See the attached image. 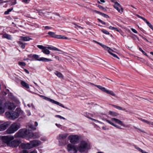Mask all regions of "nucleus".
I'll use <instances>...</instances> for the list:
<instances>
[{
	"label": "nucleus",
	"instance_id": "nucleus-20",
	"mask_svg": "<svg viewBox=\"0 0 153 153\" xmlns=\"http://www.w3.org/2000/svg\"><path fill=\"white\" fill-rule=\"evenodd\" d=\"M2 38H6L8 40H11V36L7 33H4L3 35Z\"/></svg>",
	"mask_w": 153,
	"mask_h": 153
},
{
	"label": "nucleus",
	"instance_id": "nucleus-52",
	"mask_svg": "<svg viewBox=\"0 0 153 153\" xmlns=\"http://www.w3.org/2000/svg\"><path fill=\"white\" fill-rule=\"evenodd\" d=\"M22 1L23 2L26 4L29 3L28 0H22Z\"/></svg>",
	"mask_w": 153,
	"mask_h": 153
},
{
	"label": "nucleus",
	"instance_id": "nucleus-44",
	"mask_svg": "<svg viewBox=\"0 0 153 153\" xmlns=\"http://www.w3.org/2000/svg\"><path fill=\"white\" fill-rule=\"evenodd\" d=\"M100 15H102V16H103L104 17H105L106 18H109V16L108 15H107L104 13H102V14H101Z\"/></svg>",
	"mask_w": 153,
	"mask_h": 153
},
{
	"label": "nucleus",
	"instance_id": "nucleus-63",
	"mask_svg": "<svg viewBox=\"0 0 153 153\" xmlns=\"http://www.w3.org/2000/svg\"><path fill=\"white\" fill-rule=\"evenodd\" d=\"M100 2L102 3L105 2V1L104 0H100Z\"/></svg>",
	"mask_w": 153,
	"mask_h": 153
},
{
	"label": "nucleus",
	"instance_id": "nucleus-4",
	"mask_svg": "<svg viewBox=\"0 0 153 153\" xmlns=\"http://www.w3.org/2000/svg\"><path fill=\"white\" fill-rule=\"evenodd\" d=\"M20 127V124L17 123H14L6 131L8 134H11L14 133Z\"/></svg>",
	"mask_w": 153,
	"mask_h": 153
},
{
	"label": "nucleus",
	"instance_id": "nucleus-3",
	"mask_svg": "<svg viewBox=\"0 0 153 153\" xmlns=\"http://www.w3.org/2000/svg\"><path fill=\"white\" fill-rule=\"evenodd\" d=\"M21 109L20 108H17L13 112H7L5 113L6 116L12 120H14L18 118L21 113Z\"/></svg>",
	"mask_w": 153,
	"mask_h": 153
},
{
	"label": "nucleus",
	"instance_id": "nucleus-45",
	"mask_svg": "<svg viewBox=\"0 0 153 153\" xmlns=\"http://www.w3.org/2000/svg\"><path fill=\"white\" fill-rule=\"evenodd\" d=\"M29 127L31 129L33 130H35L36 129V128L34 127L32 125L30 126Z\"/></svg>",
	"mask_w": 153,
	"mask_h": 153
},
{
	"label": "nucleus",
	"instance_id": "nucleus-19",
	"mask_svg": "<svg viewBox=\"0 0 153 153\" xmlns=\"http://www.w3.org/2000/svg\"><path fill=\"white\" fill-rule=\"evenodd\" d=\"M7 106L8 109L10 110H14L16 108L14 104L11 102H8L7 103Z\"/></svg>",
	"mask_w": 153,
	"mask_h": 153
},
{
	"label": "nucleus",
	"instance_id": "nucleus-22",
	"mask_svg": "<svg viewBox=\"0 0 153 153\" xmlns=\"http://www.w3.org/2000/svg\"><path fill=\"white\" fill-rule=\"evenodd\" d=\"M108 113L110 115L113 117L117 116L119 115V114L118 113L111 111H109Z\"/></svg>",
	"mask_w": 153,
	"mask_h": 153
},
{
	"label": "nucleus",
	"instance_id": "nucleus-31",
	"mask_svg": "<svg viewBox=\"0 0 153 153\" xmlns=\"http://www.w3.org/2000/svg\"><path fill=\"white\" fill-rule=\"evenodd\" d=\"M101 46L105 50H107L108 52H109V50H110L111 49L110 48H109L108 47L106 46V45H103L102 44Z\"/></svg>",
	"mask_w": 153,
	"mask_h": 153
},
{
	"label": "nucleus",
	"instance_id": "nucleus-37",
	"mask_svg": "<svg viewBox=\"0 0 153 153\" xmlns=\"http://www.w3.org/2000/svg\"><path fill=\"white\" fill-rule=\"evenodd\" d=\"M44 99L46 100L50 101L51 102H52V100H53L52 99L46 97H44Z\"/></svg>",
	"mask_w": 153,
	"mask_h": 153
},
{
	"label": "nucleus",
	"instance_id": "nucleus-40",
	"mask_svg": "<svg viewBox=\"0 0 153 153\" xmlns=\"http://www.w3.org/2000/svg\"><path fill=\"white\" fill-rule=\"evenodd\" d=\"M55 117L59 118L61 119H63L64 120H65V118L64 117L59 115H56L55 116Z\"/></svg>",
	"mask_w": 153,
	"mask_h": 153
},
{
	"label": "nucleus",
	"instance_id": "nucleus-5",
	"mask_svg": "<svg viewBox=\"0 0 153 153\" xmlns=\"http://www.w3.org/2000/svg\"><path fill=\"white\" fill-rule=\"evenodd\" d=\"M29 131L26 129H21L15 134L14 136L16 137H29Z\"/></svg>",
	"mask_w": 153,
	"mask_h": 153
},
{
	"label": "nucleus",
	"instance_id": "nucleus-55",
	"mask_svg": "<svg viewBox=\"0 0 153 153\" xmlns=\"http://www.w3.org/2000/svg\"><path fill=\"white\" fill-rule=\"evenodd\" d=\"M33 55H32V54L29 55H28V57L29 58H30L33 59V57L32 56Z\"/></svg>",
	"mask_w": 153,
	"mask_h": 153
},
{
	"label": "nucleus",
	"instance_id": "nucleus-2",
	"mask_svg": "<svg viewBox=\"0 0 153 153\" xmlns=\"http://www.w3.org/2000/svg\"><path fill=\"white\" fill-rule=\"evenodd\" d=\"M41 144V142L38 140H35L29 143L22 144V147L24 149H30L32 148L37 146Z\"/></svg>",
	"mask_w": 153,
	"mask_h": 153
},
{
	"label": "nucleus",
	"instance_id": "nucleus-42",
	"mask_svg": "<svg viewBox=\"0 0 153 153\" xmlns=\"http://www.w3.org/2000/svg\"><path fill=\"white\" fill-rule=\"evenodd\" d=\"M19 153H28V152L26 150L24 149L21 151Z\"/></svg>",
	"mask_w": 153,
	"mask_h": 153
},
{
	"label": "nucleus",
	"instance_id": "nucleus-46",
	"mask_svg": "<svg viewBox=\"0 0 153 153\" xmlns=\"http://www.w3.org/2000/svg\"><path fill=\"white\" fill-rule=\"evenodd\" d=\"M131 30L132 31H133L134 33H137V32L135 29L134 28H132L131 29Z\"/></svg>",
	"mask_w": 153,
	"mask_h": 153
},
{
	"label": "nucleus",
	"instance_id": "nucleus-32",
	"mask_svg": "<svg viewBox=\"0 0 153 153\" xmlns=\"http://www.w3.org/2000/svg\"><path fill=\"white\" fill-rule=\"evenodd\" d=\"M148 25L149 27L151 29H152L153 30V28L152 25L146 19H145L144 21Z\"/></svg>",
	"mask_w": 153,
	"mask_h": 153
},
{
	"label": "nucleus",
	"instance_id": "nucleus-48",
	"mask_svg": "<svg viewBox=\"0 0 153 153\" xmlns=\"http://www.w3.org/2000/svg\"><path fill=\"white\" fill-rule=\"evenodd\" d=\"M98 7L100 9H102V10H104L105 9L102 6L100 5H98Z\"/></svg>",
	"mask_w": 153,
	"mask_h": 153
},
{
	"label": "nucleus",
	"instance_id": "nucleus-10",
	"mask_svg": "<svg viewBox=\"0 0 153 153\" xmlns=\"http://www.w3.org/2000/svg\"><path fill=\"white\" fill-rule=\"evenodd\" d=\"M48 34L49 35L52 37L56 38L59 39H68L64 36L60 35H56L55 33L53 32L49 31L48 33Z\"/></svg>",
	"mask_w": 153,
	"mask_h": 153
},
{
	"label": "nucleus",
	"instance_id": "nucleus-30",
	"mask_svg": "<svg viewBox=\"0 0 153 153\" xmlns=\"http://www.w3.org/2000/svg\"><path fill=\"white\" fill-rule=\"evenodd\" d=\"M18 43L20 47L22 49H24L25 48V44H23L22 42L21 41H18L17 42Z\"/></svg>",
	"mask_w": 153,
	"mask_h": 153
},
{
	"label": "nucleus",
	"instance_id": "nucleus-27",
	"mask_svg": "<svg viewBox=\"0 0 153 153\" xmlns=\"http://www.w3.org/2000/svg\"><path fill=\"white\" fill-rule=\"evenodd\" d=\"M52 102V103H54V104H55L57 105H58L59 106H61L62 107H63V108L64 107L63 105L60 103L59 102L53 100H52V102Z\"/></svg>",
	"mask_w": 153,
	"mask_h": 153
},
{
	"label": "nucleus",
	"instance_id": "nucleus-15",
	"mask_svg": "<svg viewBox=\"0 0 153 153\" xmlns=\"http://www.w3.org/2000/svg\"><path fill=\"white\" fill-rule=\"evenodd\" d=\"M114 7L119 12L121 13L123 12V9L121 5L118 2H115Z\"/></svg>",
	"mask_w": 153,
	"mask_h": 153
},
{
	"label": "nucleus",
	"instance_id": "nucleus-7",
	"mask_svg": "<svg viewBox=\"0 0 153 153\" xmlns=\"http://www.w3.org/2000/svg\"><path fill=\"white\" fill-rule=\"evenodd\" d=\"M68 135V134L67 133L61 134L59 135L56 138L59 143L66 144V139Z\"/></svg>",
	"mask_w": 153,
	"mask_h": 153
},
{
	"label": "nucleus",
	"instance_id": "nucleus-1",
	"mask_svg": "<svg viewBox=\"0 0 153 153\" xmlns=\"http://www.w3.org/2000/svg\"><path fill=\"white\" fill-rule=\"evenodd\" d=\"M3 142L6 143L8 146L14 148L18 146L21 143L20 140L18 139L13 140V136H4L2 138Z\"/></svg>",
	"mask_w": 153,
	"mask_h": 153
},
{
	"label": "nucleus",
	"instance_id": "nucleus-61",
	"mask_svg": "<svg viewBox=\"0 0 153 153\" xmlns=\"http://www.w3.org/2000/svg\"><path fill=\"white\" fill-rule=\"evenodd\" d=\"M138 119L140 120L141 121H142V122L143 121V119L142 118H138Z\"/></svg>",
	"mask_w": 153,
	"mask_h": 153
},
{
	"label": "nucleus",
	"instance_id": "nucleus-13",
	"mask_svg": "<svg viewBox=\"0 0 153 153\" xmlns=\"http://www.w3.org/2000/svg\"><path fill=\"white\" fill-rule=\"evenodd\" d=\"M36 10L38 11L37 13H39V15L42 16H45V17H48V18H49V17L48 16L49 15L50 13H51V12H48L45 11H42L41 10L36 9ZM50 18L51 19L52 17H51Z\"/></svg>",
	"mask_w": 153,
	"mask_h": 153
},
{
	"label": "nucleus",
	"instance_id": "nucleus-49",
	"mask_svg": "<svg viewBox=\"0 0 153 153\" xmlns=\"http://www.w3.org/2000/svg\"><path fill=\"white\" fill-rule=\"evenodd\" d=\"M75 27L76 28H81L82 29H83L84 28L80 26H79L78 25H76L75 26Z\"/></svg>",
	"mask_w": 153,
	"mask_h": 153
},
{
	"label": "nucleus",
	"instance_id": "nucleus-60",
	"mask_svg": "<svg viewBox=\"0 0 153 153\" xmlns=\"http://www.w3.org/2000/svg\"><path fill=\"white\" fill-rule=\"evenodd\" d=\"M38 125V124L37 122H35V126H37Z\"/></svg>",
	"mask_w": 153,
	"mask_h": 153
},
{
	"label": "nucleus",
	"instance_id": "nucleus-14",
	"mask_svg": "<svg viewBox=\"0 0 153 153\" xmlns=\"http://www.w3.org/2000/svg\"><path fill=\"white\" fill-rule=\"evenodd\" d=\"M10 125L8 122H6L3 123H0V131H3L5 130Z\"/></svg>",
	"mask_w": 153,
	"mask_h": 153
},
{
	"label": "nucleus",
	"instance_id": "nucleus-62",
	"mask_svg": "<svg viewBox=\"0 0 153 153\" xmlns=\"http://www.w3.org/2000/svg\"><path fill=\"white\" fill-rule=\"evenodd\" d=\"M114 29V30H116V31H118V32H119V30H118V29L117 28H115V29Z\"/></svg>",
	"mask_w": 153,
	"mask_h": 153
},
{
	"label": "nucleus",
	"instance_id": "nucleus-47",
	"mask_svg": "<svg viewBox=\"0 0 153 153\" xmlns=\"http://www.w3.org/2000/svg\"><path fill=\"white\" fill-rule=\"evenodd\" d=\"M24 16L26 17H27L33 19V18L30 16V14H27L24 15Z\"/></svg>",
	"mask_w": 153,
	"mask_h": 153
},
{
	"label": "nucleus",
	"instance_id": "nucleus-28",
	"mask_svg": "<svg viewBox=\"0 0 153 153\" xmlns=\"http://www.w3.org/2000/svg\"><path fill=\"white\" fill-rule=\"evenodd\" d=\"M114 52L113 50H112V49L110 50H109V53L114 57H116L118 59H119V58L118 57V56L116 54L113 53L112 52Z\"/></svg>",
	"mask_w": 153,
	"mask_h": 153
},
{
	"label": "nucleus",
	"instance_id": "nucleus-56",
	"mask_svg": "<svg viewBox=\"0 0 153 153\" xmlns=\"http://www.w3.org/2000/svg\"><path fill=\"white\" fill-rule=\"evenodd\" d=\"M56 125L59 128H60L61 126V125L59 124H58L57 123H56Z\"/></svg>",
	"mask_w": 153,
	"mask_h": 153
},
{
	"label": "nucleus",
	"instance_id": "nucleus-35",
	"mask_svg": "<svg viewBox=\"0 0 153 153\" xmlns=\"http://www.w3.org/2000/svg\"><path fill=\"white\" fill-rule=\"evenodd\" d=\"M102 30V31L103 33H104L106 34H108V35L109 34V32L108 31H107L106 30Z\"/></svg>",
	"mask_w": 153,
	"mask_h": 153
},
{
	"label": "nucleus",
	"instance_id": "nucleus-43",
	"mask_svg": "<svg viewBox=\"0 0 153 153\" xmlns=\"http://www.w3.org/2000/svg\"><path fill=\"white\" fill-rule=\"evenodd\" d=\"M98 21L100 22L102 24H103V25H105V22H103V21H102V20H101V19H98Z\"/></svg>",
	"mask_w": 153,
	"mask_h": 153
},
{
	"label": "nucleus",
	"instance_id": "nucleus-50",
	"mask_svg": "<svg viewBox=\"0 0 153 153\" xmlns=\"http://www.w3.org/2000/svg\"><path fill=\"white\" fill-rule=\"evenodd\" d=\"M93 12L96 13H98V14H102V13L100 12H99V11H97V10H94L93 11Z\"/></svg>",
	"mask_w": 153,
	"mask_h": 153
},
{
	"label": "nucleus",
	"instance_id": "nucleus-24",
	"mask_svg": "<svg viewBox=\"0 0 153 153\" xmlns=\"http://www.w3.org/2000/svg\"><path fill=\"white\" fill-rule=\"evenodd\" d=\"M20 38H21V40L22 41H29L30 39L29 37L27 36L26 37H23V36H20Z\"/></svg>",
	"mask_w": 153,
	"mask_h": 153
},
{
	"label": "nucleus",
	"instance_id": "nucleus-41",
	"mask_svg": "<svg viewBox=\"0 0 153 153\" xmlns=\"http://www.w3.org/2000/svg\"><path fill=\"white\" fill-rule=\"evenodd\" d=\"M137 16L138 18H140L142 19L144 21L145 20V19H146L145 18L140 16L138 15V14H136L135 15Z\"/></svg>",
	"mask_w": 153,
	"mask_h": 153
},
{
	"label": "nucleus",
	"instance_id": "nucleus-16",
	"mask_svg": "<svg viewBox=\"0 0 153 153\" xmlns=\"http://www.w3.org/2000/svg\"><path fill=\"white\" fill-rule=\"evenodd\" d=\"M40 137L38 133H32L31 131H29V137L33 138H38Z\"/></svg>",
	"mask_w": 153,
	"mask_h": 153
},
{
	"label": "nucleus",
	"instance_id": "nucleus-39",
	"mask_svg": "<svg viewBox=\"0 0 153 153\" xmlns=\"http://www.w3.org/2000/svg\"><path fill=\"white\" fill-rule=\"evenodd\" d=\"M143 122L145 123H146L149 125H150L151 122H149L146 120L143 119Z\"/></svg>",
	"mask_w": 153,
	"mask_h": 153
},
{
	"label": "nucleus",
	"instance_id": "nucleus-51",
	"mask_svg": "<svg viewBox=\"0 0 153 153\" xmlns=\"http://www.w3.org/2000/svg\"><path fill=\"white\" fill-rule=\"evenodd\" d=\"M51 27L48 26H46L45 27V29L47 30V29H51Z\"/></svg>",
	"mask_w": 153,
	"mask_h": 153
},
{
	"label": "nucleus",
	"instance_id": "nucleus-12",
	"mask_svg": "<svg viewBox=\"0 0 153 153\" xmlns=\"http://www.w3.org/2000/svg\"><path fill=\"white\" fill-rule=\"evenodd\" d=\"M67 149L68 151L71 153H76L77 151L75 146L70 144L68 145Z\"/></svg>",
	"mask_w": 153,
	"mask_h": 153
},
{
	"label": "nucleus",
	"instance_id": "nucleus-34",
	"mask_svg": "<svg viewBox=\"0 0 153 153\" xmlns=\"http://www.w3.org/2000/svg\"><path fill=\"white\" fill-rule=\"evenodd\" d=\"M37 47L41 49L42 51L43 49H44V48L45 47H44V46H43L42 45H37Z\"/></svg>",
	"mask_w": 153,
	"mask_h": 153
},
{
	"label": "nucleus",
	"instance_id": "nucleus-33",
	"mask_svg": "<svg viewBox=\"0 0 153 153\" xmlns=\"http://www.w3.org/2000/svg\"><path fill=\"white\" fill-rule=\"evenodd\" d=\"M13 10V8H10L9 9H8L6 11H5L4 13V14L5 15H7L9 14V13L12 10Z\"/></svg>",
	"mask_w": 153,
	"mask_h": 153
},
{
	"label": "nucleus",
	"instance_id": "nucleus-29",
	"mask_svg": "<svg viewBox=\"0 0 153 153\" xmlns=\"http://www.w3.org/2000/svg\"><path fill=\"white\" fill-rule=\"evenodd\" d=\"M40 60V61H42L43 62H47L48 61H52V60L44 57H41Z\"/></svg>",
	"mask_w": 153,
	"mask_h": 153
},
{
	"label": "nucleus",
	"instance_id": "nucleus-64",
	"mask_svg": "<svg viewBox=\"0 0 153 153\" xmlns=\"http://www.w3.org/2000/svg\"><path fill=\"white\" fill-rule=\"evenodd\" d=\"M30 153H36V152L35 151H31Z\"/></svg>",
	"mask_w": 153,
	"mask_h": 153
},
{
	"label": "nucleus",
	"instance_id": "nucleus-9",
	"mask_svg": "<svg viewBox=\"0 0 153 153\" xmlns=\"http://www.w3.org/2000/svg\"><path fill=\"white\" fill-rule=\"evenodd\" d=\"M95 86L97 87L102 91L104 92L107 94H109L113 96H115V94L112 91L108 90L105 88L102 87L100 85H95Z\"/></svg>",
	"mask_w": 153,
	"mask_h": 153
},
{
	"label": "nucleus",
	"instance_id": "nucleus-59",
	"mask_svg": "<svg viewBox=\"0 0 153 153\" xmlns=\"http://www.w3.org/2000/svg\"><path fill=\"white\" fill-rule=\"evenodd\" d=\"M142 53H143V54H144V55H145L146 56H147V54L144 51H142Z\"/></svg>",
	"mask_w": 153,
	"mask_h": 153
},
{
	"label": "nucleus",
	"instance_id": "nucleus-54",
	"mask_svg": "<svg viewBox=\"0 0 153 153\" xmlns=\"http://www.w3.org/2000/svg\"><path fill=\"white\" fill-rule=\"evenodd\" d=\"M93 42L97 44H98L99 45H102V44L101 43H99V42L96 41H95V40H93Z\"/></svg>",
	"mask_w": 153,
	"mask_h": 153
},
{
	"label": "nucleus",
	"instance_id": "nucleus-18",
	"mask_svg": "<svg viewBox=\"0 0 153 153\" xmlns=\"http://www.w3.org/2000/svg\"><path fill=\"white\" fill-rule=\"evenodd\" d=\"M111 121H114L116 123L118 124H119L121 125L124 127H125V125L123 123V122L121 120L118 119H117L112 118L111 119Z\"/></svg>",
	"mask_w": 153,
	"mask_h": 153
},
{
	"label": "nucleus",
	"instance_id": "nucleus-21",
	"mask_svg": "<svg viewBox=\"0 0 153 153\" xmlns=\"http://www.w3.org/2000/svg\"><path fill=\"white\" fill-rule=\"evenodd\" d=\"M106 121L107 122L109 123L112 126H114L117 128L119 129H121L122 128L120 127L119 126H118L117 125H115L114 123H113L111 121L109 120H106Z\"/></svg>",
	"mask_w": 153,
	"mask_h": 153
},
{
	"label": "nucleus",
	"instance_id": "nucleus-36",
	"mask_svg": "<svg viewBox=\"0 0 153 153\" xmlns=\"http://www.w3.org/2000/svg\"><path fill=\"white\" fill-rule=\"evenodd\" d=\"M4 112V109L0 105V113H3Z\"/></svg>",
	"mask_w": 153,
	"mask_h": 153
},
{
	"label": "nucleus",
	"instance_id": "nucleus-25",
	"mask_svg": "<svg viewBox=\"0 0 153 153\" xmlns=\"http://www.w3.org/2000/svg\"><path fill=\"white\" fill-rule=\"evenodd\" d=\"M21 84L22 86L25 87L27 88H29V87L28 84L23 81H22Z\"/></svg>",
	"mask_w": 153,
	"mask_h": 153
},
{
	"label": "nucleus",
	"instance_id": "nucleus-23",
	"mask_svg": "<svg viewBox=\"0 0 153 153\" xmlns=\"http://www.w3.org/2000/svg\"><path fill=\"white\" fill-rule=\"evenodd\" d=\"M55 74L58 77L61 78H63V76L62 74L60 72L58 71H56L55 73Z\"/></svg>",
	"mask_w": 153,
	"mask_h": 153
},
{
	"label": "nucleus",
	"instance_id": "nucleus-6",
	"mask_svg": "<svg viewBox=\"0 0 153 153\" xmlns=\"http://www.w3.org/2000/svg\"><path fill=\"white\" fill-rule=\"evenodd\" d=\"M88 145L87 142L82 141L81 142L79 146L77 147L78 150L81 152H85L88 149Z\"/></svg>",
	"mask_w": 153,
	"mask_h": 153
},
{
	"label": "nucleus",
	"instance_id": "nucleus-38",
	"mask_svg": "<svg viewBox=\"0 0 153 153\" xmlns=\"http://www.w3.org/2000/svg\"><path fill=\"white\" fill-rule=\"evenodd\" d=\"M18 64L21 66H25L26 65V64L24 62H19Z\"/></svg>",
	"mask_w": 153,
	"mask_h": 153
},
{
	"label": "nucleus",
	"instance_id": "nucleus-8",
	"mask_svg": "<svg viewBox=\"0 0 153 153\" xmlns=\"http://www.w3.org/2000/svg\"><path fill=\"white\" fill-rule=\"evenodd\" d=\"M52 50L55 51H59L61 52H62L61 50H60L57 48H56L54 47V46H51V47H45L44 49L42 51V52H43L44 54L46 55L49 54L50 53V51L48 50Z\"/></svg>",
	"mask_w": 153,
	"mask_h": 153
},
{
	"label": "nucleus",
	"instance_id": "nucleus-11",
	"mask_svg": "<svg viewBox=\"0 0 153 153\" xmlns=\"http://www.w3.org/2000/svg\"><path fill=\"white\" fill-rule=\"evenodd\" d=\"M68 138L70 142L73 144L76 143L79 140L78 136L76 135H70L69 136Z\"/></svg>",
	"mask_w": 153,
	"mask_h": 153
},
{
	"label": "nucleus",
	"instance_id": "nucleus-53",
	"mask_svg": "<svg viewBox=\"0 0 153 153\" xmlns=\"http://www.w3.org/2000/svg\"><path fill=\"white\" fill-rule=\"evenodd\" d=\"M115 27H112L111 26H110L109 27V28L111 30H114L115 29Z\"/></svg>",
	"mask_w": 153,
	"mask_h": 153
},
{
	"label": "nucleus",
	"instance_id": "nucleus-17",
	"mask_svg": "<svg viewBox=\"0 0 153 153\" xmlns=\"http://www.w3.org/2000/svg\"><path fill=\"white\" fill-rule=\"evenodd\" d=\"M112 105V106H113V107H114L115 108H116L117 109H118L119 110H122V111H125V112H129L130 113H132L131 111H129L128 110H127L125 108H122L121 107H120V106H117V105Z\"/></svg>",
	"mask_w": 153,
	"mask_h": 153
},
{
	"label": "nucleus",
	"instance_id": "nucleus-58",
	"mask_svg": "<svg viewBox=\"0 0 153 153\" xmlns=\"http://www.w3.org/2000/svg\"><path fill=\"white\" fill-rule=\"evenodd\" d=\"M27 115L28 116L30 115V111H27Z\"/></svg>",
	"mask_w": 153,
	"mask_h": 153
},
{
	"label": "nucleus",
	"instance_id": "nucleus-26",
	"mask_svg": "<svg viewBox=\"0 0 153 153\" xmlns=\"http://www.w3.org/2000/svg\"><path fill=\"white\" fill-rule=\"evenodd\" d=\"M33 58L35 60H38L40 61V59L41 57H39V56L37 54H33Z\"/></svg>",
	"mask_w": 153,
	"mask_h": 153
},
{
	"label": "nucleus",
	"instance_id": "nucleus-57",
	"mask_svg": "<svg viewBox=\"0 0 153 153\" xmlns=\"http://www.w3.org/2000/svg\"><path fill=\"white\" fill-rule=\"evenodd\" d=\"M24 70H25V72L27 73V74H29V71L26 69H24Z\"/></svg>",
	"mask_w": 153,
	"mask_h": 153
}]
</instances>
